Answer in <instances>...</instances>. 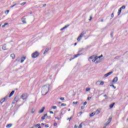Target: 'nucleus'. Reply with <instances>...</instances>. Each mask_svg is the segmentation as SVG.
Returning <instances> with one entry per match:
<instances>
[{"label":"nucleus","mask_w":128,"mask_h":128,"mask_svg":"<svg viewBox=\"0 0 128 128\" xmlns=\"http://www.w3.org/2000/svg\"><path fill=\"white\" fill-rule=\"evenodd\" d=\"M112 74V72H110L107 73L106 74H105L104 75V78H108V76H110V74Z\"/></svg>","instance_id":"obj_7"},{"label":"nucleus","mask_w":128,"mask_h":128,"mask_svg":"<svg viewBox=\"0 0 128 128\" xmlns=\"http://www.w3.org/2000/svg\"><path fill=\"white\" fill-rule=\"evenodd\" d=\"M50 84H46L42 86V96H46L47 94H48V92H50Z\"/></svg>","instance_id":"obj_1"},{"label":"nucleus","mask_w":128,"mask_h":128,"mask_svg":"<svg viewBox=\"0 0 128 128\" xmlns=\"http://www.w3.org/2000/svg\"><path fill=\"white\" fill-rule=\"evenodd\" d=\"M44 107H42V108L38 112L39 114H42L44 110Z\"/></svg>","instance_id":"obj_12"},{"label":"nucleus","mask_w":128,"mask_h":128,"mask_svg":"<svg viewBox=\"0 0 128 128\" xmlns=\"http://www.w3.org/2000/svg\"><path fill=\"white\" fill-rule=\"evenodd\" d=\"M18 96H16L14 98V102H18Z\"/></svg>","instance_id":"obj_13"},{"label":"nucleus","mask_w":128,"mask_h":128,"mask_svg":"<svg viewBox=\"0 0 128 128\" xmlns=\"http://www.w3.org/2000/svg\"><path fill=\"white\" fill-rule=\"evenodd\" d=\"M60 100H64V98H60Z\"/></svg>","instance_id":"obj_41"},{"label":"nucleus","mask_w":128,"mask_h":128,"mask_svg":"<svg viewBox=\"0 0 128 128\" xmlns=\"http://www.w3.org/2000/svg\"><path fill=\"white\" fill-rule=\"evenodd\" d=\"M8 23H5V24H4V25H5V26H8Z\"/></svg>","instance_id":"obj_54"},{"label":"nucleus","mask_w":128,"mask_h":128,"mask_svg":"<svg viewBox=\"0 0 128 128\" xmlns=\"http://www.w3.org/2000/svg\"><path fill=\"white\" fill-rule=\"evenodd\" d=\"M60 114H62V116H64V113H63L62 112H61Z\"/></svg>","instance_id":"obj_53"},{"label":"nucleus","mask_w":128,"mask_h":128,"mask_svg":"<svg viewBox=\"0 0 128 128\" xmlns=\"http://www.w3.org/2000/svg\"><path fill=\"white\" fill-rule=\"evenodd\" d=\"M26 4V2H22L20 4V6H24V4Z\"/></svg>","instance_id":"obj_38"},{"label":"nucleus","mask_w":128,"mask_h":128,"mask_svg":"<svg viewBox=\"0 0 128 128\" xmlns=\"http://www.w3.org/2000/svg\"><path fill=\"white\" fill-rule=\"evenodd\" d=\"M41 126H44V124L42 123V124H41Z\"/></svg>","instance_id":"obj_58"},{"label":"nucleus","mask_w":128,"mask_h":128,"mask_svg":"<svg viewBox=\"0 0 128 128\" xmlns=\"http://www.w3.org/2000/svg\"><path fill=\"white\" fill-rule=\"evenodd\" d=\"M110 86H112V88L114 89V90H116V88L114 86V84H112V85H110Z\"/></svg>","instance_id":"obj_29"},{"label":"nucleus","mask_w":128,"mask_h":128,"mask_svg":"<svg viewBox=\"0 0 128 128\" xmlns=\"http://www.w3.org/2000/svg\"><path fill=\"white\" fill-rule=\"evenodd\" d=\"M12 124H9L6 126V128H12Z\"/></svg>","instance_id":"obj_16"},{"label":"nucleus","mask_w":128,"mask_h":128,"mask_svg":"<svg viewBox=\"0 0 128 128\" xmlns=\"http://www.w3.org/2000/svg\"><path fill=\"white\" fill-rule=\"evenodd\" d=\"M52 108L53 110H56V106H52Z\"/></svg>","instance_id":"obj_36"},{"label":"nucleus","mask_w":128,"mask_h":128,"mask_svg":"<svg viewBox=\"0 0 128 128\" xmlns=\"http://www.w3.org/2000/svg\"><path fill=\"white\" fill-rule=\"evenodd\" d=\"M86 34V30H84L80 34V38L83 36L84 34Z\"/></svg>","instance_id":"obj_11"},{"label":"nucleus","mask_w":128,"mask_h":128,"mask_svg":"<svg viewBox=\"0 0 128 128\" xmlns=\"http://www.w3.org/2000/svg\"><path fill=\"white\" fill-rule=\"evenodd\" d=\"M68 120H69V122H70V120H72V117L68 118Z\"/></svg>","instance_id":"obj_43"},{"label":"nucleus","mask_w":128,"mask_h":128,"mask_svg":"<svg viewBox=\"0 0 128 128\" xmlns=\"http://www.w3.org/2000/svg\"><path fill=\"white\" fill-rule=\"evenodd\" d=\"M120 12H122V8H120L118 10V16H120Z\"/></svg>","instance_id":"obj_21"},{"label":"nucleus","mask_w":128,"mask_h":128,"mask_svg":"<svg viewBox=\"0 0 128 128\" xmlns=\"http://www.w3.org/2000/svg\"><path fill=\"white\" fill-rule=\"evenodd\" d=\"M90 98H92L88 96V100H90Z\"/></svg>","instance_id":"obj_49"},{"label":"nucleus","mask_w":128,"mask_h":128,"mask_svg":"<svg viewBox=\"0 0 128 128\" xmlns=\"http://www.w3.org/2000/svg\"><path fill=\"white\" fill-rule=\"evenodd\" d=\"M86 104H88V102H85L84 103V106H86Z\"/></svg>","instance_id":"obj_48"},{"label":"nucleus","mask_w":128,"mask_h":128,"mask_svg":"<svg viewBox=\"0 0 128 128\" xmlns=\"http://www.w3.org/2000/svg\"><path fill=\"white\" fill-rule=\"evenodd\" d=\"M42 6L44 8V6H46V4H44Z\"/></svg>","instance_id":"obj_52"},{"label":"nucleus","mask_w":128,"mask_h":128,"mask_svg":"<svg viewBox=\"0 0 128 128\" xmlns=\"http://www.w3.org/2000/svg\"><path fill=\"white\" fill-rule=\"evenodd\" d=\"M50 112L51 114H54V112L52 111H50Z\"/></svg>","instance_id":"obj_51"},{"label":"nucleus","mask_w":128,"mask_h":128,"mask_svg":"<svg viewBox=\"0 0 128 128\" xmlns=\"http://www.w3.org/2000/svg\"><path fill=\"white\" fill-rule=\"evenodd\" d=\"M76 44H77V43L76 42L75 44H74V46H76Z\"/></svg>","instance_id":"obj_60"},{"label":"nucleus","mask_w":128,"mask_h":128,"mask_svg":"<svg viewBox=\"0 0 128 128\" xmlns=\"http://www.w3.org/2000/svg\"><path fill=\"white\" fill-rule=\"evenodd\" d=\"M112 74V72H110L107 73L106 74H105L104 75V78H108V76H110V74Z\"/></svg>","instance_id":"obj_8"},{"label":"nucleus","mask_w":128,"mask_h":128,"mask_svg":"<svg viewBox=\"0 0 128 128\" xmlns=\"http://www.w3.org/2000/svg\"><path fill=\"white\" fill-rule=\"evenodd\" d=\"M118 80V77L114 78V80H112V82H116Z\"/></svg>","instance_id":"obj_14"},{"label":"nucleus","mask_w":128,"mask_h":128,"mask_svg":"<svg viewBox=\"0 0 128 128\" xmlns=\"http://www.w3.org/2000/svg\"><path fill=\"white\" fill-rule=\"evenodd\" d=\"M46 116H48L47 114H44V116L42 117V120H44V118H46Z\"/></svg>","instance_id":"obj_26"},{"label":"nucleus","mask_w":128,"mask_h":128,"mask_svg":"<svg viewBox=\"0 0 128 128\" xmlns=\"http://www.w3.org/2000/svg\"><path fill=\"white\" fill-rule=\"evenodd\" d=\"M18 4H14L13 6H11V8H14V6H18Z\"/></svg>","instance_id":"obj_35"},{"label":"nucleus","mask_w":128,"mask_h":128,"mask_svg":"<svg viewBox=\"0 0 128 128\" xmlns=\"http://www.w3.org/2000/svg\"><path fill=\"white\" fill-rule=\"evenodd\" d=\"M72 104H78V102H74Z\"/></svg>","instance_id":"obj_40"},{"label":"nucleus","mask_w":128,"mask_h":128,"mask_svg":"<svg viewBox=\"0 0 128 128\" xmlns=\"http://www.w3.org/2000/svg\"><path fill=\"white\" fill-rule=\"evenodd\" d=\"M98 58V60H100V58H102V54L100 56H97Z\"/></svg>","instance_id":"obj_37"},{"label":"nucleus","mask_w":128,"mask_h":128,"mask_svg":"<svg viewBox=\"0 0 128 128\" xmlns=\"http://www.w3.org/2000/svg\"><path fill=\"white\" fill-rule=\"evenodd\" d=\"M114 104H116V103L114 102L112 104H110V108H114Z\"/></svg>","instance_id":"obj_19"},{"label":"nucleus","mask_w":128,"mask_h":128,"mask_svg":"<svg viewBox=\"0 0 128 128\" xmlns=\"http://www.w3.org/2000/svg\"><path fill=\"white\" fill-rule=\"evenodd\" d=\"M40 126V124H36V125H34V128H38V126Z\"/></svg>","instance_id":"obj_31"},{"label":"nucleus","mask_w":128,"mask_h":128,"mask_svg":"<svg viewBox=\"0 0 128 128\" xmlns=\"http://www.w3.org/2000/svg\"><path fill=\"white\" fill-rule=\"evenodd\" d=\"M100 110H97L96 112H95V114H100Z\"/></svg>","instance_id":"obj_28"},{"label":"nucleus","mask_w":128,"mask_h":128,"mask_svg":"<svg viewBox=\"0 0 128 128\" xmlns=\"http://www.w3.org/2000/svg\"><path fill=\"white\" fill-rule=\"evenodd\" d=\"M90 88H88L86 89V92H90Z\"/></svg>","instance_id":"obj_33"},{"label":"nucleus","mask_w":128,"mask_h":128,"mask_svg":"<svg viewBox=\"0 0 128 128\" xmlns=\"http://www.w3.org/2000/svg\"><path fill=\"white\" fill-rule=\"evenodd\" d=\"M92 61L93 62H96V64H98V62H100V60H98V56L94 57V59H92Z\"/></svg>","instance_id":"obj_4"},{"label":"nucleus","mask_w":128,"mask_h":128,"mask_svg":"<svg viewBox=\"0 0 128 128\" xmlns=\"http://www.w3.org/2000/svg\"><path fill=\"white\" fill-rule=\"evenodd\" d=\"M8 12H10V10H6V12H5V14H8Z\"/></svg>","instance_id":"obj_42"},{"label":"nucleus","mask_w":128,"mask_h":128,"mask_svg":"<svg viewBox=\"0 0 128 128\" xmlns=\"http://www.w3.org/2000/svg\"><path fill=\"white\" fill-rule=\"evenodd\" d=\"M104 98H107V97H108V96H106V94H104Z\"/></svg>","instance_id":"obj_56"},{"label":"nucleus","mask_w":128,"mask_h":128,"mask_svg":"<svg viewBox=\"0 0 128 128\" xmlns=\"http://www.w3.org/2000/svg\"><path fill=\"white\" fill-rule=\"evenodd\" d=\"M39 54L38 52H36L32 54V58H36L38 56Z\"/></svg>","instance_id":"obj_2"},{"label":"nucleus","mask_w":128,"mask_h":128,"mask_svg":"<svg viewBox=\"0 0 128 128\" xmlns=\"http://www.w3.org/2000/svg\"><path fill=\"white\" fill-rule=\"evenodd\" d=\"M28 94L24 93V94H22V95L21 98H22V100H26V98H28Z\"/></svg>","instance_id":"obj_3"},{"label":"nucleus","mask_w":128,"mask_h":128,"mask_svg":"<svg viewBox=\"0 0 128 128\" xmlns=\"http://www.w3.org/2000/svg\"><path fill=\"white\" fill-rule=\"evenodd\" d=\"M6 27V25L4 24L3 26H2V28H5Z\"/></svg>","instance_id":"obj_55"},{"label":"nucleus","mask_w":128,"mask_h":128,"mask_svg":"<svg viewBox=\"0 0 128 128\" xmlns=\"http://www.w3.org/2000/svg\"><path fill=\"white\" fill-rule=\"evenodd\" d=\"M32 114H34V111H32Z\"/></svg>","instance_id":"obj_64"},{"label":"nucleus","mask_w":128,"mask_h":128,"mask_svg":"<svg viewBox=\"0 0 128 128\" xmlns=\"http://www.w3.org/2000/svg\"><path fill=\"white\" fill-rule=\"evenodd\" d=\"M110 122H112V118H109L108 120L107 121V122L104 124V126H108V124H110Z\"/></svg>","instance_id":"obj_6"},{"label":"nucleus","mask_w":128,"mask_h":128,"mask_svg":"<svg viewBox=\"0 0 128 128\" xmlns=\"http://www.w3.org/2000/svg\"><path fill=\"white\" fill-rule=\"evenodd\" d=\"M95 114H96V112H93L91 113L90 116V117H92V116H94Z\"/></svg>","instance_id":"obj_24"},{"label":"nucleus","mask_w":128,"mask_h":128,"mask_svg":"<svg viewBox=\"0 0 128 128\" xmlns=\"http://www.w3.org/2000/svg\"><path fill=\"white\" fill-rule=\"evenodd\" d=\"M26 18L23 17L21 18V21L22 22L23 24H26Z\"/></svg>","instance_id":"obj_10"},{"label":"nucleus","mask_w":128,"mask_h":128,"mask_svg":"<svg viewBox=\"0 0 128 128\" xmlns=\"http://www.w3.org/2000/svg\"><path fill=\"white\" fill-rule=\"evenodd\" d=\"M58 126V124H56V122H55L54 124V126Z\"/></svg>","instance_id":"obj_44"},{"label":"nucleus","mask_w":128,"mask_h":128,"mask_svg":"<svg viewBox=\"0 0 128 128\" xmlns=\"http://www.w3.org/2000/svg\"><path fill=\"white\" fill-rule=\"evenodd\" d=\"M2 50H6V44L3 45V46H2Z\"/></svg>","instance_id":"obj_15"},{"label":"nucleus","mask_w":128,"mask_h":128,"mask_svg":"<svg viewBox=\"0 0 128 128\" xmlns=\"http://www.w3.org/2000/svg\"><path fill=\"white\" fill-rule=\"evenodd\" d=\"M111 18H114V13H112V14H111Z\"/></svg>","instance_id":"obj_47"},{"label":"nucleus","mask_w":128,"mask_h":128,"mask_svg":"<svg viewBox=\"0 0 128 128\" xmlns=\"http://www.w3.org/2000/svg\"><path fill=\"white\" fill-rule=\"evenodd\" d=\"M66 106V104H61V106Z\"/></svg>","instance_id":"obj_39"},{"label":"nucleus","mask_w":128,"mask_h":128,"mask_svg":"<svg viewBox=\"0 0 128 128\" xmlns=\"http://www.w3.org/2000/svg\"><path fill=\"white\" fill-rule=\"evenodd\" d=\"M68 25L66 26H64V28H62L60 30H64L65 28H68Z\"/></svg>","instance_id":"obj_23"},{"label":"nucleus","mask_w":128,"mask_h":128,"mask_svg":"<svg viewBox=\"0 0 128 128\" xmlns=\"http://www.w3.org/2000/svg\"><path fill=\"white\" fill-rule=\"evenodd\" d=\"M48 50H50V48H46L45 51L44 52V54H46V52H48Z\"/></svg>","instance_id":"obj_17"},{"label":"nucleus","mask_w":128,"mask_h":128,"mask_svg":"<svg viewBox=\"0 0 128 128\" xmlns=\"http://www.w3.org/2000/svg\"><path fill=\"white\" fill-rule=\"evenodd\" d=\"M100 82V86H104V82L103 81H98Z\"/></svg>","instance_id":"obj_22"},{"label":"nucleus","mask_w":128,"mask_h":128,"mask_svg":"<svg viewBox=\"0 0 128 128\" xmlns=\"http://www.w3.org/2000/svg\"><path fill=\"white\" fill-rule=\"evenodd\" d=\"M25 60H26V57H22V60L20 61V62L22 64V62H24Z\"/></svg>","instance_id":"obj_20"},{"label":"nucleus","mask_w":128,"mask_h":128,"mask_svg":"<svg viewBox=\"0 0 128 128\" xmlns=\"http://www.w3.org/2000/svg\"><path fill=\"white\" fill-rule=\"evenodd\" d=\"M111 36H112V34H111Z\"/></svg>","instance_id":"obj_63"},{"label":"nucleus","mask_w":128,"mask_h":128,"mask_svg":"<svg viewBox=\"0 0 128 128\" xmlns=\"http://www.w3.org/2000/svg\"><path fill=\"white\" fill-rule=\"evenodd\" d=\"M10 57L14 60V58H16V56L14 55V54H11Z\"/></svg>","instance_id":"obj_25"},{"label":"nucleus","mask_w":128,"mask_h":128,"mask_svg":"<svg viewBox=\"0 0 128 128\" xmlns=\"http://www.w3.org/2000/svg\"><path fill=\"white\" fill-rule=\"evenodd\" d=\"M55 118L56 120H60V118H62V116H60L59 117H56Z\"/></svg>","instance_id":"obj_27"},{"label":"nucleus","mask_w":128,"mask_h":128,"mask_svg":"<svg viewBox=\"0 0 128 128\" xmlns=\"http://www.w3.org/2000/svg\"><path fill=\"white\" fill-rule=\"evenodd\" d=\"M78 128V126H76V125H75L74 126V128Z\"/></svg>","instance_id":"obj_59"},{"label":"nucleus","mask_w":128,"mask_h":128,"mask_svg":"<svg viewBox=\"0 0 128 128\" xmlns=\"http://www.w3.org/2000/svg\"><path fill=\"white\" fill-rule=\"evenodd\" d=\"M96 56H91L90 58H89V60H93Z\"/></svg>","instance_id":"obj_30"},{"label":"nucleus","mask_w":128,"mask_h":128,"mask_svg":"<svg viewBox=\"0 0 128 128\" xmlns=\"http://www.w3.org/2000/svg\"><path fill=\"white\" fill-rule=\"evenodd\" d=\"M14 90H12L10 94L9 95V98H10L11 96H12L14 95Z\"/></svg>","instance_id":"obj_18"},{"label":"nucleus","mask_w":128,"mask_h":128,"mask_svg":"<svg viewBox=\"0 0 128 128\" xmlns=\"http://www.w3.org/2000/svg\"><path fill=\"white\" fill-rule=\"evenodd\" d=\"M92 16H90V18L89 19V20H92Z\"/></svg>","instance_id":"obj_46"},{"label":"nucleus","mask_w":128,"mask_h":128,"mask_svg":"<svg viewBox=\"0 0 128 128\" xmlns=\"http://www.w3.org/2000/svg\"><path fill=\"white\" fill-rule=\"evenodd\" d=\"M117 58H118V57H115L114 60H117Z\"/></svg>","instance_id":"obj_57"},{"label":"nucleus","mask_w":128,"mask_h":128,"mask_svg":"<svg viewBox=\"0 0 128 128\" xmlns=\"http://www.w3.org/2000/svg\"><path fill=\"white\" fill-rule=\"evenodd\" d=\"M120 8H121V10H124V8H126V6H123Z\"/></svg>","instance_id":"obj_34"},{"label":"nucleus","mask_w":128,"mask_h":128,"mask_svg":"<svg viewBox=\"0 0 128 128\" xmlns=\"http://www.w3.org/2000/svg\"><path fill=\"white\" fill-rule=\"evenodd\" d=\"M77 40L78 42H80V35L78 36V38H77Z\"/></svg>","instance_id":"obj_32"},{"label":"nucleus","mask_w":128,"mask_h":128,"mask_svg":"<svg viewBox=\"0 0 128 128\" xmlns=\"http://www.w3.org/2000/svg\"><path fill=\"white\" fill-rule=\"evenodd\" d=\"M8 96H6L5 98H4L3 99L1 100H0V104H2V102H4L6 100H8Z\"/></svg>","instance_id":"obj_9"},{"label":"nucleus","mask_w":128,"mask_h":128,"mask_svg":"<svg viewBox=\"0 0 128 128\" xmlns=\"http://www.w3.org/2000/svg\"><path fill=\"white\" fill-rule=\"evenodd\" d=\"M101 22H104V20L102 19V20H101Z\"/></svg>","instance_id":"obj_61"},{"label":"nucleus","mask_w":128,"mask_h":128,"mask_svg":"<svg viewBox=\"0 0 128 128\" xmlns=\"http://www.w3.org/2000/svg\"><path fill=\"white\" fill-rule=\"evenodd\" d=\"M38 128H42V127H40V126H38Z\"/></svg>","instance_id":"obj_62"},{"label":"nucleus","mask_w":128,"mask_h":128,"mask_svg":"<svg viewBox=\"0 0 128 128\" xmlns=\"http://www.w3.org/2000/svg\"><path fill=\"white\" fill-rule=\"evenodd\" d=\"M81 108H82V110H84V106H81Z\"/></svg>","instance_id":"obj_50"},{"label":"nucleus","mask_w":128,"mask_h":128,"mask_svg":"<svg viewBox=\"0 0 128 128\" xmlns=\"http://www.w3.org/2000/svg\"><path fill=\"white\" fill-rule=\"evenodd\" d=\"M49 126L48 124L45 125V128H48Z\"/></svg>","instance_id":"obj_45"},{"label":"nucleus","mask_w":128,"mask_h":128,"mask_svg":"<svg viewBox=\"0 0 128 128\" xmlns=\"http://www.w3.org/2000/svg\"><path fill=\"white\" fill-rule=\"evenodd\" d=\"M80 56V54L78 53L76 54H75L74 57H72L70 59V62L72 60H74V58H78V56Z\"/></svg>","instance_id":"obj_5"}]
</instances>
